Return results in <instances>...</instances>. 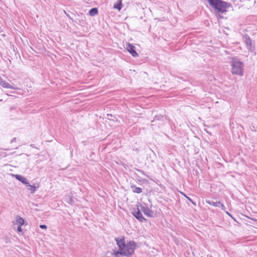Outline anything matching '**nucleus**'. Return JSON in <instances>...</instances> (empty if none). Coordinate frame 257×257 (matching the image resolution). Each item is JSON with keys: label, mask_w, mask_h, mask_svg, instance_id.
Instances as JSON below:
<instances>
[{"label": "nucleus", "mask_w": 257, "mask_h": 257, "mask_svg": "<svg viewBox=\"0 0 257 257\" xmlns=\"http://www.w3.org/2000/svg\"><path fill=\"white\" fill-rule=\"evenodd\" d=\"M215 12L223 14L231 7V4L223 0H207Z\"/></svg>", "instance_id": "obj_1"}, {"label": "nucleus", "mask_w": 257, "mask_h": 257, "mask_svg": "<svg viewBox=\"0 0 257 257\" xmlns=\"http://www.w3.org/2000/svg\"><path fill=\"white\" fill-rule=\"evenodd\" d=\"M229 64L231 66V72L232 74L239 76L243 75L244 64L237 57H231Z\"/></svg>", "instance_id": "obj_2"}, {"label": "nucleus", "mask_w": 257, "mask_h": 257, "mask_svg": "<svg viewBox=\"0 0 257 257\" xmlns=\"http://www.w3.org/2000/svg\"><path fill=\"white\" fill-rule=\"evenodd\" d=\"M137 248V243L134 241H130L125 243L124 248L122 249L123 256H128L134 254L135 250Z\"/></svg>", "instance_id": "obj_3"}, {"label": "nucleus", "mask_w": 257, "mask_h": 257, "mask_svg": "<svg viewBox=\"0 0 257 257\" xmlns=\"http://www.w3.org/2000/svg\"><path fill=\"white\" fill-rule=\"evenodd\" d=\"M133 216L140 222H147L148 220L145 218L141 212V210L138 207L136 209H134L132 212Z\"/></svg>", "instance_id": "obj_4"}, {"label": "nucleus", "mask_w": 257, "mask_h": 257, "mask_svg": "<svg viewBox=\"0 0 257 257\" xmlns=\"http://www.w3.org/2000/svg\"><path fill=\"white\" fill-rule=\"evenodd\" d=\"M244 43L246 45L247 49L250 52H253L254 50V47L253 45L252 40L250 38V37L246 34L244 36Z\"/></svg>", "instance_id": "obj_5"}, {"label": "nucleus", "mask_w": 257, "mask_h": 257, "mask_svg": "<svg viewBox=\"0 0 257 257\" xmlns=\"http://www.w3.org/2000/svg\"><path fill=\"white\" fill-rule=\"evenodd\" d=\"M141 210L144 213L145 215L149 217H154V212L151 210L146 204L145 205H141L140 206Z\"/></svg>", "instance_id": "obj_6"}, {"label": "nucleus", "mask_w": 257, "mask_h": 257, "mask_svg": "<svg viewBox=\"0 0 257 257\" xmlns=\"http://www.w3.org/2000/svg\"><path fill=\"white\" fill-rule=\"evenodd\" d=\"M127 51L132 55L134 57L138 56L139 54L136 50V48L134 45L131 43L126 44Z\"/></svg>", "instance_id": "obj_7"}, {"label": "nucleus", "mask_w": 257, "mask_h": 257, "mask_svg": "<svg viewBox=\"0 0 257 257\" xmlns=\"http://www.w3.org/2000/svg\"><path fill=\"white\" fill-rule=\"evenodd\" d=\"M115 240L117 246L118 247V249H122L123 248H124V244L125 243L124 237H116L115 238Z\"/></svg>", "instance_id": "obj_8"}, {"label": "nucleus", "mask_w": 257, "mask_h": 257, "mask_svg": "<svg viewBox=\"0 0 257 257\" xmlns=\"http://www.w3.org/2000/svg\"><path fill=\"white\" fill-rule=\"evenodd\" d=\"M17 180L22 183L25 185L29 184L28 179L24 176L19 174H12Z\"/></svg>", "instance_id": "obj_9"}, {"label": "nucleus", "mask_w": 257, "mask_h": 257, "mask_svg": "<svg viewBox=\"0 0 257 257\" xmlns=\"http://www.w3.org/2000/svg\"><path fill=\"white\" fill-rule=\"evenodd\" d=\"M26 187H27V190L30 191L31 194H34L39 187V185L38 184L37 186H36L35 184L32 185L29 183V184L26 185Z\"/></svg>", "instance_id": "obj_10"}, {"label": "nucleus", "mask_w": 257, "mask_h": 257, "mask_svg": "<svg viewBox=\"0 0 257 257\" xmlns=\"http://www.w3.org/2000/svg\"><path fill=\"white\" fill-rule=\"evenodd\" d=\"M130 187L134 193L139 194L142 192V189L140 187H137L136 185L134 184H131Z\"/></svg>", "instance_id": "obj_11"}, {"label": "nucleus", "mask_w": 257, "mask_h": 257, "mask_svg": "<svg viewBox=\"0 0 257 257\" xmlns=\"http://www.w3.org/2000/svg\"><path fill=\"white\" fill-rule=\"evenodd\" d=\"M0 85H2L3 87L6 88H12L14 89H18L17 88H15L12 86L11 84L7 82L5 80H3L2 82V83H0Z\"/></svg>", "instance_id": "obj_12"}, {"label": "nucleus", "mask_w": 257, "mask_h": 257, "mask_svg": "<svg viewBox=\"0 0 257 257\" xmlns=\"http://www.w3.org/2000/svg\"><path fill=\"white\" fill-rule=\"evenodd\" d=\"M122 6V0H118L116 4L114 5L113 8L114 9H117L119 11L121 9Z\"/></svg>", "instance_id": "obj_13"}, {"label": "nucleus", "mask_w": 257, "mask_h": 257, "mask_svg": "<svg viewBox=\"0 0 257 257\" xmlns=\"http://www.w3.org/2000/svg\"><path fill=\"white\" fill-rule=\"evenodd\" d=\"M98 13V9L97 8H93L89 11L88 14L90 16L93 17L96 15Z\"/></svg>", "instance_id": "obj_14"}, {"label": "nucleus", "mask_w": 257, "mask_h": 257, "mask_svg": "<svg viewBox=\"0 0 257 257\" xmlns=\"http://www.w3.org/2000/svg\"><path fill=\"white\" fill-rule=\"evenodd\" d=\"M205 201L206 203L213 205L215 207H219V204H220V202L219 201L214 202L213 201L210 200H206Z\"/></svg>", "instance_id": "obj_15"}, {"label": "nucleus", "mask_w": 257, "mask_h": 257, "mask_svg": "<svg viewBox=\"0 0 257 257\" xmlns=\"http://www.w3.org/2000/svg\"><path fill=\"white\" fill-rule=\"evenodd\" d=\"M16 221L19 225H22L25 223V220L19 216L16 217Z\"/></svg>", "instance_id": "obj_16"}, {"label": "nucleus", "mask_w": 257, "mask_h": 257, "mask_svg": "<svg viewBox=\"0 0 257 257\" xmlns=\"http://www.w3.org/2000/svg\"><path fill=\"white\" fill-rule=\"evenodd\" d=\"M163 118L164 116L162 114L156 115L154 117V119L152 120L151 122H153L156 120L163 121Z\"/></svg>", "instance_id": "obj_17"}, {"label": "nucleus", "mask_w": 257, "mask_h": 257, "mask_svg": "<svg viewBox=\"0 0 257 257\" xmlns=\"http://www.w3.org/2000/svg\"><path fill=\"white\" fill-rule=\"evenodd\" d=\"M113 254L115 257H119L118 255H123V253L122 252V249H118V250L114 251Z\"/></svg>", "instance_id": "obj_18"}, {"label": "nucleus", "mask_w": 257, "mask_h": 257, "mask_svg": "<svg viewBox=\"0 0 257 257\" xmlns=\"http://www.w3.org/2000/svg\"><path fill=\"white\" fill-rule=\"evenodd\" d=\"M181 193L188 199V200H189L190 202H191L194 205H195V206L196 205V203L195 202H194L191 198L187 196L184 193Z\"/></svg>", "instance_id": "obj_19"}, {"label": "nucleus", "mask_w": 257, "mask_h": 257, "mask_svg": "<svg viewBox=\"0 0 257 257\" xmlns=\"http://www.w3.org/2000/svg\"><path fill=\"white\" fill-rule=\"evenodd\" d=\"M107 116L108 117V119H109L110 120H112L113 121H115V119H116V117L113 116L111 114H107Z\"/></svg>", "instance_id": "obj_20"}, {"label": "nucleus", "mask_w": 257, "mask_h": 257, "mask_svg": "<svg viewBox=\"0 0 257 257\" xmlns=\"http://www.w3.org/2000/svg\"><path fill=\"white\" fill-rule=\"evenodd\" d=\"M64 13L66 15V16L69 18L70 19L72 22H77L78 23V22L75 21V20H74L70 16V15L67 13L66 11H64Z\"/></svg>", "instance_id": "obj_21"}, {"label": "nucleus", "mask_w": 257, "mask_h": 257, "mask_svg": "<svg viewBox=\"0 0 257 257\" xmlns=\"http://www.w3.org/2000/svg\"><path fill=\"white\" fill-rule=\"evenodd\" d=\"M74 202V199L72 196H69V198L67 202L69 204H72Z\"/></svg>", "instance_id": "obj_22"}, {"label": "nucleus", "mask_w": 257, "mask_h": 257, "mask_svg": "<svg viewBox=\"0 0 257 257\" xmlns=\"http://www.w3.org/2000/svg\"><path fill=\"white\" fill-rule=\"evenodd\" d=\"M219 207H220L222 210L224 211L225 212L226 211V208L224 205L223 204L220 203V204H219Z\"/></svg>", "instance_id": "obj_23"}, {"label": "nucleus", "mask_w": 257, "mask_h": 257, "mask_svg": "<svg viewBox=\"0 0 257 257\" xmlns=\"http://www.w3.org/2000/svg\"><path fill=\"white\" fill-rule=\"evenodd\" d=\"M221 13L215 12V16L218 19H223V16L220 15Z\"/></svg>", "instance_id": "obj_24"}, {"label": "nucleus", "mask_w": 257, "mask_h": 257, "mask_svg": "<svg viewBox=\"0 0 257 257\" xmlns=\"http://www.w3.org/2000/svg\"><path fill=\"white\" fill-rule=\"evenodd\" d=\"M225 213L228 215L234 221L237 222L236 220L235 219V218L232 216V215L229 213L227 211H225Z\"/></svg>", "instance_id": "obj_25"}, {"label": "nucleus", "mask_w": 257, "mask_h": 257, "mask_svg": "<svg viewBox=\"0 0 257 257\" xmlns=\"http://www.w3.org/2000/svg\"><path fill=\"white\" fill-rule=\"evenodd\" d=\"M5 242H6L7 243H10L11 242V238L10 237H7L5 239Z\"/></svg>", "instance_id": "obj_26"}, {"label": "nucleus", "mask_w": 257, "mask_h": 257, "mask_svg": "<svg viewBox=\"0 0 257 257\" xmlns=\"http://www.w3.org/2000/svg\"><path fill=\"white\" fill-rule=\"evenodd\" d=\"M39 226H40V228H41V229H46L47 228V225H45V224H40Z\"/></svg>", "instance_id": "obj_27"}, {"label": "nucleus", "mask_w": 257, "mask_h": 257, "mask_svg": "<svg viewBox=\"0 0 257 257\" xmlns=\"http://www.w3.org/2000/svg\"><path fill=\"white\" fill-rule=\"evenodd\" d=\"M136 170L139 172H140L141 174L144 175H146V174L144 173V172L140 169H136Z\"/></svg>", "instance_id": "obj_28"}, {"label": "nucleus", "mask_w": 257, "mask_h": 257, "mask_svg": "<svg viewBox=\"0 0 257 257\" xmlns=\"http://www.w3.org/2000/svg\"><path fill=\"white\" fill-rule=\"evenodd\" d=\"M21 226L22 225H19V226L18 227L17 231L18 232H20L22 231V229Z\"/></svg>", "instance_id": "obj_29"}, {"label": "nucleus", "mask_w": 257, "mask_h": 257, "mask_svg": "<svg viewBox=\"0 0 257 257\" xmlns=\"http://www.w3.org/2000/svg\"><path fill=\"white\" fill-rule=\"evenodd\" d=\"M133 150L134 151H135L137 154H138L140 152V149L138 148H134Z\"/></svg>", "instance_id": "obj_30"}, {"label": "nucleus", "mask_w": 257, "mask_h": 257, "mask_svg": "<svg viewBox=\"0 0 257 257\" xmlns=\"http://www.w3.org/2000/svg\"><path fill=\"white\" fill-rule=\"evenodd\" d=\"M17 140V138H13L11 141V143H13V142H16Z\"/></svg>", "instance_id": "obj_31"}, {"label": "nucleus", "mask_w": 257, "mask_h": 257, "mask_svg": "<svg viewBox=\"0 0 257 257\" xmlns=\"http://www.w3.org/2000/svg\"><path fill=\"white\" fill-rule=\"evenodd\" d=\"M3 80V79L0 76V83H2V82Z\"/></svg>", "instance_id": "obj_32"}, {"label": "nucleus", "mask_w": 257, "mask_h": 257, "mask_svg": "<svg viewBox=\"0 0 257 257\" xmlns=\"http://www.w3.org/2000/svg\"><path fill=\"white\" fill-rule=\"evenodd\" d=\"M2 101V99H0V101Z\"/></svg>", "instance_id": "obj_33"}]
</instances>
